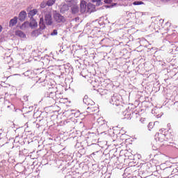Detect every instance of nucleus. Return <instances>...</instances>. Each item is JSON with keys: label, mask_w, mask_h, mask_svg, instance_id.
I'll list each match as a JSON object with an SVG mask.
<instances>
[{"label": "nucleus", "mask_w": 178, "mask_h": 178, "mask_svg": "<svg viewBox=\"0 0 178 178\" xmlns=\"http://www.w3.org/2000/svg\"><path fill=\"white\" fill-rule=\"evenodd\" d=\"M5 82L1 83L0 87V92H1L2 95H5L6 97H9V95H15V89L10 85L7 84L5 86Z\"/></svg>", "instance_id": "obj_1"}, {"label": "nucleus", "mask_w": 178, "mask_h": 178, "mask_svg": "<svg viewBox=\"0 0 178 178\" xmlns=\"http://www.w3.org/2000/svg\"><path fill=\"white\" fill-rule=\"evenodd\" d=\"M10 106H8V108H10Z\"/></svg>", "instance_id": "obj_26"}, {"label": "nucleus", "mask_w": 178, "mask_h": 178, "mask_svg": "<svg viewBox=\"0 0 178 178\" xmlns=\"http://www.w3.org/2000/svg\"><path fill=\"white\" fill-rule=\"evenodd\" d=\"M83 102L86 105H88L86 112L90 113V115H94V113L98 112V107L95 106L94 101L91 100L90 98L83 99Z\"/></svg>", "instance_id": "obj_2"}, {"label": "nucleus", "mask_w": 178, "mask_h": 178, "mask_svg": "<svg viewBox=\"0 0 178 178\" xmlns=\"http://www.w3.org/2000/svg\"><path fill=\"white\" fill-rule=\"evenodd\" d=\"M154 123H158V121H156Z\"/></svg>", "instance_id": "obj_25"}, {"label": "nucleus", "mask_w": 178, "mask_h": 178, "mask_svg": "<svg viewBox=\"0 0 178 178\" xmlns=\"http://www.w3.org/2000/svg\"><path fill=\"white\" fill-rule=\"evenodd\" d=\"M143 3H143L142 1H135L133 3V5H143Z\"/></svg>", "instance_id": "obj_18"}, {"label": "nucleus", "mask_w": 178, "mask_h": 178, "mask_svg": "<svg viewBox=\"0 0 178 178\" xmlns=\"http://www.w3.org/2000/svg\"><path fill=\"white\" fill-rule=\"evenodd\" d=\"M101 0H93V2H99Z\"/></svg>", "instance_id": "obj_23"}, {"label": "nucleus", "mask_w": 178, "mask_h": 178, "mask_svg": "<svg viewBox=\"0 0 178 178\" xmlns=\"http://www.w3.org/2000/svg\"><path fill=\"white\" fill-rule=\"evenodd\" d=\"M38 13V10L37 9L31 10L29 13L28 16L29 17H31V19H33V17L35 16V15Z\"/></svg>", "instance_id": "obj_10"}, {"label": "nucleus", "mask_w": 178, "mask_h": 178, "mask_svg": "<svg viewBox=\"0 0 178 178\" xmlns=\"http://www.w3.org/2000/svg\"><path fill=\"white\" fill-rule=\"evenodd\" d=\"M29 27L31 29H37V27H38V23H37V21H35L34 18H31L29 22Z\"/></svg>", "instance_id": "obj_6"}, {"label": "nucleus", "mask_w": 178, "mask_h": 178, "mask_svg": "<svg viewBox=\"0 0 178 178\" xmlns=\"http://www.w3.org/2000/svg\"><path fill=\"white\" fill-rule=\"evenodd\" d=\"M58 35V31L54 30L53 33H51V35Z\"/></svg>", "instance_id": "obj_19"}, {"label": "nucleus", "mask_w": 178, "mask_h": 178, "mask_svg": "<svg viewBox=\"0 0 178 178\" xmlns=\"http://www.w3.org/2000/svg\"><path fill=\"white\" fill-rule=\"evenodd\" d=\"M40 8H42V9H44V8H45V3H42L40 4Z\"/></svg>", "instance_id": "obj_21"}, {"label": "nucleus", "mask_w": 178, "mask_h": 178, "mask_svg": "<svg viewBox=\"0 0 178 178\" xmlns=\"http://www.w3.org/2000/svg\"><path fill=\"white\" fill-rule=\"evenodd\" d=\"M54 17L55 22L57 23H65V22H66V18H65L61 14L56 13L54 14Z\"/></svg>", "instance_id": "obj_4"}, {"label": "nucleus", "mask_w": 178, "mask_h": 178, "mask_svg": "<svg viewBox=\"0 0 178 178\" xmlns=\"http://www.w3.org/2000/svg\"><path fill=\"white\" fill-rule=\"evenodd\" d=\"M26 17H27V13H26V11H21L19 14V20H20V22H24Z\"/></svg>", "instance_id": "obj_7"}, {"label": "nucleus", "mask_w": 178, "mask_h": 178, "mask_svg": "<svg viewBox=\"0 0 178 178\" xmlns=\"http://www.w3.org/2000/svg\"><path fill=\"white\" fill-rule=\"evenodd\" d=\"M17 24V17H15L13 19H11L9 22V27H13Z\"/></svg>", "instance_id": "obj_9"}, {"label": "nucleus", "mask_w": 178, "mask_h": 178, "mask_svg": "<svg viewBox=\"0 0 178 178\" xmlns=\"http://www.w3.org/2000/svg\"><path fill=\"white\" fill-rule=\"evenodd\" d=\"M39 26L41 30H44V29H45V24H44V18H40Z\"/></svg>", "instance_id": "obj_15"}, {"label": "nucleus", "mask_w": 178, "mask_h": 178, "mask_svg": "<svg viewBox=\"0 0 178 178\" xmlns=\"http://www.w3.org/2000/svg\"><path fill=\"white\" fill-rule=\"evenodd\" d=\"M29 27H30V22H29V21H26L22 24V26H20V29L26 30V29H29Z\"/></svg>", "instance_id": "obj_11"}, {"label": "nucleus", "mask_w": 178, "mask_h": 178, "mask_svg": "<svg viewBox=\"0 0 178 178\" xmlns=\"http://www.w3.org/2000/svg\"><path fill=\"white\" fill-rule=\"evenodd\" d=\"M2 31V26L0 25V33Z\"/></svg>", "instance_id": "obj_24"}, {"label": "nucleus", "mask_w": 178, "mask_h": 178, "mask_svg": "<svg viewBox=\"0 0 178 178\" xmlns=\"http://www.w3.org/2000/svg\"><path fill=\"white\" fill-rule=\"evenodd\" d=\"M155 139L156 141H159L160 143H163L164 141H168L169 138L166 137V135L162 133H157L155 135Z\"/></svg>", "instance_id": "obj_3"}, {"label": "nucleus", "mask_w": 178, "mask_h": 178, "mask_svg": "<svg viewBox=\"0 0 178 178\" xmlns=\"http://www.w3.org/2000/svg\"><path fill=\"white\" fill-rule=\"evenodd\" d=\"M140 122H141V123H145V118H141L140 120Z\"/></svg>", "instance_id": "obj_22"}, {"label": "nucleus", "mask_w": 178, "mask_h": 178, "mask_svg": "<svg viewBox=\"0 0 178 178\" xmlns=\"http://www.w3.org/2000/svg\"><path fill=\"white\" fill-rule=\"evenodd\" d=\"M66 10H69V6H67V4L63 5L60 8V12H63V13H65Z\"/></svg>", "instance_id": "obj_14"}, {"label": "nucleus", "mask_w": 178, "mask_h": 178, "mask_svg": "<svg viewBox=\"0 0 178 178\" xmlns=\"http://www.w3.org/2000/svg\"><path fill=\"white\" fill-rule=\"evenodd\" d=\"M105 3H112V0H104Z\"/></svg>", "instance_id": "obj_20"}, {"label": "nucleus", "mask_w": 178, "mask_h": 178, "mask_svg": "<svg viewBox=\"0 0 178 178\" xmlns=\"http://www.w3.org/2000/svg\"><path fill=\"white\" fill-rule=\"evenodd\" d=\"M72 15H76V13H79V6L74 5L71 8Z\"/></svg>", "instance_id": "obj_13"}, {"label": "nucleus", "mask_w": 178, "mask_h": 178, "mask_svg": "<svg viewBox=\"0 0 178 178\" xmlns=\"http://www.w3.org/2000/svg\"><path fill=\"white\" fill-rule=\"evenodd\" d=\"M80 8L81 13H84L87 9V2L86 1H81Z\"/></svg>", "instance_id": "obj_8"}, {"label": "nucleus", "mask_w": 178, "mask_h": 178, "mask_svg": "<svg viewBox=\"0 0 178 178\" xmlns=\"http://www.w3.org/2000/svg\"><path fill=\"white\" fill-rule=\"evenodd\" d=\"M15 35H17L18 37H20L21 38H26V34H24V33H23V31H16Z\"/></svg>", "instance_id": "obj_12"}, {"label": "nucleus", "mask_w": 178, "mask_h": 178, "mask_svg": "<svg viewBox=\"0 0 178 178\" xmlns=\"http://www.w3.org/2000/svg\"><path fill=\"white\" fill-rule=\"evenodd\" d=\"M44 21L47 26L52 24V15L51 13H47L44 16Z\"/></svg>", "instance_id": "obj_5"}, {"label": "nucleus", "mask_w": 178, "mask_h": 178, "mask_svg": "<svg viewBox=\"0 0 178 178\" xmlns=\"http://www.w3.org/2000/svg\"><path fill=\"white\" fill-rule=\"evenodd\" d=\"M55 2H56V0H48L46 5H47V6H52Z\"/></svg>", "instance_id": "obj_17"}, {"label": "nucleus", "mask_w": 178, "mask_h": 178, "mask_svg": "<svg viewBox=\"0 0 178 178\" xmlns=\"http://www.w3.org/2000/svg\"><path fill=\"white\" fill-rule=\"evenodd\" d=\"M112 102H113V105H119V99H118L117 97H112Z\"/></svg>", "instance_id": "obj_16"}]
</instances>
